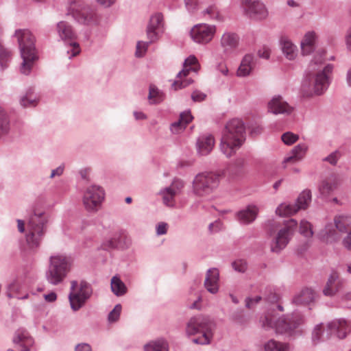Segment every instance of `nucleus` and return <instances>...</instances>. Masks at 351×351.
<instances>
[{
    "label": "nucleus",
    "mask_w": 351,
    "mask_h": 351,
    "mask_svg": "<svg viewBox=\"0 0 351 351\" xmlns=\"http://www.w3.org/2000/svg\"><path fill=\"white\" fill-rule=\"evenodd\" d=\"M258 212V208L256 206L249 205L237 213V219L243 224L251 223L256 219Z\"/></svg>",
    "instance_id": "bb28decb"
},
{
    "label": "nucleus",
    "mask_w": 351,
    "mask_h": 351,
    "mask_svg": "<svg viewBox=\"0 0 351 351\" xmlns=\"http://www.w3.org/2000/svg\"><path fill=\"white\" fill-rule=\"evenodd\" d=\"M324 236L326 237L328 242L336 241L340 239L339 235L337 232V230L333 228L332 224L326 226L324 230Z\"/></svg>",
    "instance_id": "c03bdc74"
},
{
    "label": "nucleus",
    "mask_w": 351,
    "mask_h": 351,
    "mask_svg": "<svg viewBox=\"0 0 351 351\" xmlns=\"http://www.w3.org/2000/svg\"><path fill=\"white\" fill-rule=\"evenodd\" d=\"M206 95L199 90H195L191 95V98L194 101H202L205 99Z\"/></svg>",
    "instance_id": "13d9d810"
},
{
    "label": "nucleus",
    "mask_w": 351,
    "mask_h": 351,
    "mask_svg": "<svg viewBox=\"0 0 351 351\" xmlns=\"http://www.w3.org/2000/svg\"><path fill=\"white\" fill-rule=\"evenodd\" d=\"M199 65L197 59L195 56H190L183 63V69L178 72L176 80L171 84L172 88L175 90L184 88L193 83L191 78H187L190 71L197 72Z\"/></svg>",
    "instance_id": "4468645a"
},
{
    "label": "nucleus",
    "mask_w": 351,
    "mask_h": 351,
    "mask_svg": "<svg viewBox=\"0 0 351 351\" xmlns=\"http://www.w3.org/2000/svg\"><path fill=\"white\" fill-rule=\"evenodd\" d=\"M110 287L116 296H123L128 291L127 287L119 277L114 276L111 278Z\"/></svg>",
    "instance_id": "c9c22d12"
},
{
    "label": "nucleus",
    "mask_w": 351,
    "mask_h": 351,
    "mask_svg": "<svg viewBox=\"0 0 351 351\" xmlns=\"http://www.w3.org/2000/svg\"><path fill=\"white\" fill-rule=\"evenodd\" d=\"M70 11L79 23L90 25L97 20L96 10L82 0H76L71 2Z\"/></svg>",
    "instance_id": "ddd939ff"
},
{
    "label": "nucleus",
    "mask_w": 351,
    "mask_h": 351,
    "mask_svg": "<svg viewBox=\"0 0 351 351\" xmlns=\"http://www.w3.org/2000/svg\"><path fill=\"white\" fill-rule=\"evenodd\" d=\"M185 7L189 12L194 13L198 8L197 0H184Z\"/></svg>",
    "instance_id": "5fc2aeb1"
},
{
    "label": "nucleus",
    "mask_w": 351,
    "mask_h": 351,
    "mask_svg": "<svg viewBox=\"0 0 351 351\" xmlns=\"http://www.w3.org/2000/svg\"><path fill=\"white\" fill-rule=\"evenodd\" d=\"M72 265V258L65 254H57L51 256L45 271L47 282L54 286L62 283L71 271Z\"/></svg>",
    "instance_id": "39448f33"
},
{
    "label": "nucleus",
    "mask_w": 351,
    "mask_h": 351,
    "mask_svg": "<svg viewBox=\"0 0 351 351\" xmlns=\"http://www.w3.org/2000/svg\"><path fill=\"white\" fill-rule=\"evenodd\" d=\"M150 43L149 40L148 42L138 41L136 45V56L137 57H142L146 52Z\"/></svg>",
    "instance_id": "603ef678"
},
{
    "label": "nucleus",
    "mask_w": 351,
    "mask_h": 351,
    "mask_svg": "<svg viewBox=\"0 0 351 351\" xmlns=\"http://www.w3.org/2000/svg\"><path fill=\"white\" fill-rule=\"evenodd\" d=\"M163 31V16L161 13L153 14L147 27V36L149 43L156 42Z\"/></svg>",
    "instance_id": "aec40b11"
},
{
    "label": "nucleus",
    "mask_w": 351,
    "mask_h": 351,
    "mask_svg": "<svg viewBox=\"0 0 351 351\" xmlns=\"http://www.w3.org/2000/svg\"><path fill=\"white\" fill-rule=\"evenodd\" d=\"M311 201V192L310 190L303 191L298 196L295 204L298 210L306 209Z\"/></svg>",
    "instance_id": "a19ab883"
},
{
    "label": "nucleus",
    "mask_w": 351,
    "mask_h": 351,
    "mask_svg": "<svg viewBox=\"0 0 351 351\" xmlns=\"http://www.w3.org/2000/svg\"><path fill=\"white\" fill-rule=\"evenodd\" d=\"M215 139L212 134H204L199 136L197 141L198 153L202 156L208 155L213 149Z\"/></svg>",
    "instance_id": "a878e982"
},
{
    "label": "nucleus",
    "mask_w": 351,
    "mask_h": 351,
    "mask_svg": "<svg viewBox=\"0 0 351 351\" xmlns=\"http://www.w3.org/2000/svg\"><path fill=\"white\" fill-rule=\"evenodd\" d=\"M316 40L317 36L314 32L306 33L300 43L303 55H308L315 50Z\"/></svg>",
    "instance_id": "7c9ffc66"
},
{
    "label": "nucleus",
    "mask_w": 351,
    "mask_h": 351,
    "mask_svg": "<svg viewBox=\"0 0 351 351\" xmlns=\"http://www.w3.org/2000/svg\"><path fill=\"white\" fill-rule=\"evenodd\" d=\"M12 342L14 348L8 349L7 351H30L34 341L26 330L20 328L15 332Z\"/></svg>",
    "instance_id": "6ab92c4d"
},
{
    "label": "nucleus",
    "mask_w": 351,
    "mask_h": 351,
    "mask_svg": "<svg viewBox=\"0 0 351 351\" xmlns=\"http://www.w3.org/2000/svg\"><path fill=\"white\" fill-rule=\"evenodd\" d=\"M343 284V282L339 278L338 273L332 271L323 289V293L326 296H333L342 289Z\"/></svg>",
    "instance_id": "5701e85b"
},
{
    "label": "nucleus",
    "mask_w": 351,
    "mask_h": 351,
    "mask_svg": "<svg viewBox=\"0 0 351 351\" xmlns=\"http://www.w3.org/2000/svg\"><path fill=\"white\" fill-rule=\"evenodd\" d=\"M64 169V165H60L51 171L50 178H53L56 176H60L62 175Z\"/></svg>",
    "instance_id": "680f3d73"
},
{
    "label": "nucleus",
    "mask_w": 351,
    "mask_h": 351,
    "mask_svg": "<svg viewBox=\"0 0 351 351\" xmlns=\"http://www.w3.org/2000/svg\"><path fill=\"white\" fill-rule=\"evenodd\" d=\"M242 4L246 15L251 19L262 20L267 16L265 5L258 0H243Z\"/></svg>",
    "instance_id": "a211bd4d"
},
{
    "label": "nucleus",
    "mask_w": 351,
    "mask_h": 351,
    "mask_svg": "<svg viewBox=\"0 0 351 351\" xmlns=\"http://www.w3.org/2000/svg\"><path fill=\"white\" fill-rule=\"evenodd\" d=\"M346 42L347 48L349 50H351V27H350L347 31V34L346 36Z\"/></svg>",
    "instance_id": "774afa93"
},
{
    "label": "nucleus",
    "mask_w": 351,
    "mask_h": 351,
    "mask_svg": "<svg viewBox=\"0 0 351 351\" xmlns=\"http://www.w3.org/2000/svg\"><path fill=\"white\" fill-rule=\"evenodd\" d=\"M232 267L234 271L244 273L247 270V264L245 260L239 259L232 262Z\"/></svg>",
    "instance_id": "3c124183"
},
{
    "label": "nucleus",
    "mask_w": 351,
    "mask_h": 351,
    "mask_svg": "<svg viewBox=\"0 0 351 351\" xmlns=\"http://www.w3.org/2000/svg\"><path fill=\"white\" fill-rule=\"evenodd\" d=\"M215 323L208 315L199 314L190 318L186 324V333L187 335L205 334L214 336Z\"/></svg>",
    "instance_id": "9d476101"
},
{
    "label": "nucleus",
    "mask_w": 351,
    "mask_h": 351,
    "mask_svg": "<svg viewBox=\"0 0 351 351\" xmlns=\"http://www.w3.org/2000/svg\"><path fill=\"white\" fill-rule=\"evenodd\" d=\"M297 226L298 222L296 220L291 219L286 221L284 226L280 228L278 232L274 235L270 244L271 251L279 254L284 250L292 239Z\"/></svg>",
    "instance_id": "1a4fd4ad"
},
{
    "label": "nucleus",
    "mask_w": 351,
    "mask_h": 351,
    "mask_svg": "<svg viewBox=\"0 0 351 351\" xmlns=\"http://www.w3.org/2000/svg\"><path fill=\"white\" fill-rule=\"evenodd\" d=\"M262 298L261 296H256L254 298H247L245 300V306L247 308H252L253 303H258L261 300Z\"/></svg>",
    "instance_id": "0e129e2a"
},
{
    "label": "nucleus",
    "mask_w": 351,
    "mask_h": 351,
    "mask_svg": "<svg viewBox=\"0 0 351 351\" xmlns=\"http://www.w3.org/2000/svg\"><path fill=\"white\" fill-rule=\"evenodd\" d=\"M104 189L97 184L87 186L83 193L82 202L85 209L90 213H97L105 199Z\"/></svg>",
    "instance_id": "f8f14e48"
},
{
    "label": "nucleus",
    "mask_w": 351,
    "mask_h": 351,
    "mask_svg": "<svg viewBox=\"0 0 351 351\" xmlns=\"http://www.w3.org/2000/svg\"><path fill=\"white\" fill-rule=\"evenodd\" d=\"M192 119L193 117L190 111L182 112L180 114L179 119L171 124L170 130L171 132L173 134H178L184 130Z\"/></svg>",
    "instance_id": "c85d7f7f"
},
{
    "label": "nucleus",
    "mask_w": 351,
    "mask_h": 351,
    "mask_svg": "<svg viewBox=\"0 0 351 351\" xmlns=\"http://www.w3.org/2000/svg\"><path fill=\"white\" fill-rule=\"evenodd\" d=\"M342 244L343 247L349 251H351V230L348 235L343 239Z\"/></svg>",
    "instance_id": "e2e57ef3"
},
{
    "label": "nucleus",
    "mask_w": 351,
    "mask_h": 351,
    "mask_svg": "<svg viewBox=\"0 0 351 351\" xmlns=\"http://www.w3.org/2000/svg\"><path fill=\"white\" fill-rule=\"evenodd\" d=\"M280 45L282 51L287 59L290 60L295 59L297 56V47L289 39L282 38Z\"/></svg>",
    "instance_id": "2f4dec72"
},
{
    "label": "nucleus",
    "mask_w": 351,
    "mask_h": 351,
    "mask_svg": "<svg viewBox=\"0 0 351 351\" xmlns=\"http://www.w3.org/2000/svg\"><path fill=\"white\" fill-rule=\"evenodd\" d=\"M257 54L259 58L267 60L270 57L271 50L269 47L264 46L258 51Z\"/></svg>",
    "instance_id": "4d7b16f0"
},
{
    "label": "nucleus",
    "mask_w": 351,
    "mask_h": 351,
    "mask_svg": "<svg viewBox=\"0 0 351 351\" xmlns=\"http://www.w3.org/2000/svg\"><path fill=\"white\" fill-rule=\"evenodd\" d=\"M18 290V285L16 281H14L10 283L8 287L7 296L9 298H12L13 296L12 292L16 291Z\"/></svg>",
    "instance_id": "bf43d9fd"
},
{
    "label": "nucleus",
    "mask_w": 351,
    "mask_h": 351,
    "mask_svg": "<svg viewBox=\"0 0 351 351\" xmlns=\"http://www.w3.org/2000/svg\"><path fill=\"white\" fill-rule=\"evenodd\" d=\"M298 207H297L295 204H286L282 203L279 205L276 210V213L277 215L280 216H289L295 214L298 211Z\"/></svg>",
    "instance_id": "58836bf2"
},
{
    "label": "nucleus",
    "mask_w": 351,
    "mask_h": 351,
    "mask_svg": "<svg viewBox=\"0 0 351 351\" xmlns=\"http://www.w3.org/2000/svg\"><path fill=\"white\" fill-rule=\"evenodd\" d=\"M245 134V128L241 119H233L229 121L222 132L221 152L228 158L232 156L244 142Z\"/></svg>",
    "instance_id": "f03ea898"
},
{
    "label": "nucleus",
    "mask_w": 351,
    "mask_h": 351,
    "mask_svg": "<svg viewBox=\"0 0 351 351\" xmlns=\"http://www.w3.org/2000/svg\"><path fill=\"white\" fill-rule=\"evenodd\" d=\"M219 175L213 172L198 173L193 181V191L199 197L213 193L219 186Z\"/></svg>",
    "instance_id": "6e6552de"
},
{
    "label": "nucleus",
    "mask_w": 351,
    "mask_h": 351,
    "mask_svg": "<svg viewBox=\"0 0 351 351\" xmlns=\"http://www.w3.org/2000/svg\"><path fill=\"white\" fill-rule=\"evenodd\" d=\"M47 221L44 213H34L29 217L25 239L30 250L34 251L40 247L46 232Z\"/></svg>",
    "instance_id": "0eeeda50"
},
{
    "label": "nucleus",
    "mask_w": 351,
    "mask_h": 351,
    "mask_svg": "<svg viewBox=\"0 0 351 351\" xmlns=\"http://www.w3.org/2000/svg\"><path fill=\"white\" fill-rule=\"evenodd\" d=\"M308 147L304 143H300L296 145L291 152V154L286 158L283 160L284 167H286L289 163H296L300 161L304 156Z\"/></svg>",
    "instance_id": "cd10ccee"
},
{
    "label": "nucleus",
    "mask_w": 351,
    "mask_h": 351,
    "mask_svg": "<svg viewBox=\"0 0 351 351\" xmlns=\"http://www.w3.org/2000/svg\"><path fill=\"white\" fill-rule=\"evenodd\" d=\"M350 331V326L345 319H337L328 324L326 327L324 324H317L312 332L311 341L314 346L328 339L333 334L339 339H343Z\"/></svg>",
    "instance_id": "423d86ee"
},
{
    "label": "nucleus",
    "mask_w": 351,
    "mask_h": 351,
    "mask_svg": "<svg viewBox=\"0 0 351 351\" xmlns=\"http://www.w3.org/2000/svg\"><path fill=\"white\" fill-rule=\"evenodd\" d=\"M122 306L120 304L115 305L114 308L109 313L108 319L110 322H117L120 317Z\"/></svg>",
    "instance_id": "8fccbe9b"
},
{
    "label": "nucleus",
    "mask_w": 351,
    "mask_h": 351,
    "mask_svg": "<svg viewBox=\"0 0 351 351\" xmlns=\"http://www.w3.org/2000/svg\"><path fill=\"white\" fill-rule=\"evenodd\" d=\"M344 155V150L342 148L337 149L331 152L328 156L322 158L323 162L329 163L332 166L337 165L339 160Z\"/></svg>",
    "instance_id": "37998d69"
},
{
    "label": "nucleus",
    "mask_w": 351,
    "mask_h": 351,
    "mask_svg": "<svg viewBox=\"0 0 351 351\" xmlns=\"http://www.w3.org/2000/svg\"><path fill=\"white\" fill-rule=\"evenodd\" d=\"M268 111L274 114L289 115L293 111L291 106L280 95H275L268 102Z\"/></svg>",
    "instance_id": "412c9836"
},
{
    "label": "nucleus",
    "mask_w": 351,
    "mask_h": 351,
    "mask_svg": "<svg viewBox=\"0 0 351 351\" xmlns=\"http://www.w3.org/2000/svg\"><path fill=\"white\" fill-rule=\"evenodd\" d=\"M204 16L208 15L210 19L217 21H223V16L221 15L218 7L215 4H212L206 8L203 12Z\"/></svg>",
    "instance_id": "79ce46f5"
},
{
    "label": "nucleus",
    "mask_w": 351,
    "mask_h": 351,
    "mask_svg": "<svg viewBox=\"0 0 351 351\" xmlns=\"http://www.w3.org/2000/svg\"><path fill=\"white\" fill-rule=\"evenodd\" d=\"M11 52L0 44V66L2 69L7 67L6 62L9 60Z\"/></svg>",
    "instance_id": "de8ad7c7"
},
{
    "label": "nucleus",
    "mask_w": 351,
    "mask_h": 351,
    "mask_svg": "<svg viewBox=\"0 0 351 351\" xmlns=\"http://www.w3.org/2000/svg\"><path fill=\"white\" fill-rule=\"evenodd\" d=\"M300 233L306 238H311L313 234L312 225L306 220H302L300 223Z\"/></svg>",
    "instance_id": "49530a36"
},
{
    "label": "nucleus",
    "mask_w": 351,
    "mask_h": 351,
    "mask_svg": "<svg viewBox=\"0 0 351 351\" xmlns=\"http://www.w3.org/2000/svg\"><path fill=\"white\" fill-rule=\"evenodd\" d=\"M45 300L48 302H53L56 300L57 295L55 292H51L44 295Z\"/></svg>",
    "instance_id": "338daca9"
},
{
    "label": "nucleus",
    "mask_w": 351,
    "mask_h": 351,
    "mask_svg": "<svg viewBox=\"0 0 351 351\" xmlns=\"http://www.w3.org/2000/svg\"><path fill=\"white\" fill-rule=\"evenodd\" d=\"M205 289L211 294H216L219 290V271L215 267L210 268L206 273L204 282Z\"/></svg>",
    "instance_id": "4be33fe9"
},
{
    "label": "nucleus",
    "mask_w": 351,
    "mask_h": 351,
    "mask_svg": "<svg viewBox=\"0 0 351 351\" xmlns=\"http://www.w3.org/2000/svg\"><path fill=\"white\" fill-rule=\"evenodd\" d=\"M77 286L78 283L76 280L71 281L69 300L71 308L74 311L80 310L93 293L91 285L86 281L82 280L80 283L79 290L75 291Z\"/></svg>",
    "instance_id": "9b49d317"
},
{
    "label": "nucleus",
    "mask_w": 351,
    "mask_h": 351,
    "mask_svg": "<svg viewBox=\"0 0 351 351\" xmlns=\"http://www.w3.org/2000/svg\"><path fill=\"white\" fill-rule=\"evenodd\" d=\"M168 226V224L165 222L158 223L156 227V234L160 236L167 234Z\"/></svg>",
    "instance_id": "6e6d98bb"
},
{
    "label": "nucleus",
    "mask_w": 351,
    "mask_h": 351,
    "mask_svg": "<svg viewBox=\"0 0 351 351\" xmlns=\"http://www.w3.org/2000/svg\"><path fill=\"white\" fill-rule=\"evenodd\" d=\"M10 130V121L5 112L0 108V135L5 134Z\"/></svg>",
    "instance_id": "a18cd8bd"
},
{
    "label": "nucleus",
    "mask_w": 351,
    "mask_h": 351,
    "mask_svg": "<svg viewBox=\"0 0 351 351\" xmlns=\"http://www.w3.org/2000/svg\"><path fill=\"white\" fill-rule=\"evenodd\" d=\"M314 298V291L311 289L305 288L294 297L293 302L296 304H308Z\"/></svg>",
    "instance_id": "72a5a7b5"
},
{
    "label": "nucleus",
    "mask_w": 351,
    "mask_h": 351,
    "mask_svg": "<svg viewBox=\"0 0 351 351\" xmlns=\"http://www.w3.org/2000/svg\"><path fill=\"white\" fill-rule=\"evenodd\" d=\"M261 322L265 330L275 328L277 333L295 338L302 333L300 326L304 323V317L299 313H294L289 317H280L277 320L265 316Z\"/></svg>",
    "instance_id": "20e7f679"
},
{
    "label": "nucleus",
    "mask_w": 351,
    "mask_h": 351,
    "mask_svg": "<svg viewBox=\"0 0 351 351\" xmlns=\"http://www.w3.org/2000/svg\"><path fill=\"white\" fill-rule=\"evenodd\" d=\"M278 297L275 293L270 291L269 294L264 298V300L268 302L273 303L276 302L278 300Z\"/></svg>",
    "instance_id": "69168bd1"
},
{
    "label": "nucleus",
    "mask_w": 351,
    "mask_h": 351,
    "mask_svg": "<svg viewBox=\"0 0 351 351\" xmlns=\"http://www.w3.org/2000/svg\"><path fill=\"white\" fill-rule=\"evenodd\" d=\"M75 351H92V348L88 343H81L75 346Z\"/></svg>",
    "instance_id": "052dcab7"
},
{
    "label": "nucleus",
    "mask_w": 351,
    "mask_h": 351,
    "mask_svg": "<svg viewBox=\"0 0 351 351\" xmlns=\"http://www.w3.org/2000/svg\"><path fill=\"white\" fill-rule=\"evenodd\" d=\"M145 351H168V343L164 339L151 341L144 346Z\"/></svg>",
    "instance_id": "ea45409f"
},
{
    "label": "nucleus",
    "mask_w": 351,
    "mask_h": 351,
    "mask_svg": "<svg viewBox=\"0 0 351 351\" xmlns=\"http://www.w3.org/2000/svg\"><path fill=\"white\" fill-rule=\"evenodd\" d=\"M184 186L182 180L175 178L169 186L161 189L159 194L162 196L164 204L173 207L175 204V197L181 192Z\"/></svg>",
    "instance_id": "f3484780"
},
{
    "label": "nucleus",
    "mask_w": 351,
    "mask_h": 351,
    "mask_svg": "<svg viewBox=\"0 0 351 351\" xmlns=\"http://www.w3.org/2000/svg\"><path fill=\"white\" fill-rule=\"evenodd\" d=\"M14 36L17 38L21 56L23 59L20 71L24 75H29L33 65L38 60L35 47L36 38L29 29H16Z\"/></svg>",
    "instance_id": "7ed1b4c3"
},
{
    "label": "nucleus",
    "mask_w": 351,
    "mask_h": 351,
    "mask_svg": "<svg viewBox=\"0 0 351 351\" xmlns=\"http://www.w3.org/2000/svg\"><path fill=\"white\" fill-rule=\"evenodd\" d=\"M336 229L342 233L347 232L351 228V216L348 215H339L334 219Z\"/></svg>",
    "instance_id": "473e14b6"
},
{
    "label": "nucleus",
    "mask_w": 351,
    "mask_h": 351,
    "mask_svg": "<svg viewBox=\"0 0 351 351\" xmlns=\"http://www.w3.org/2000/svg\"><path fill=\"white\" fill-rule=\"evenodd\" d=\"M217 31L215 25L199 23L193 26L190 34L193 40L199 44H207L210 43Z\"/></svg>",
    "instance_id": "dca6fc26"
},
{
    "label": "nucleus",
    "mask_w": 351,
    "mask_h": 351,
    "mask_svg": "<svg viewBox=\"0 0 351 351\" xmlns=\"http://www.w3.org/2000/svg\"><path fill=\"white\" fill-rule=\"evenodd\" d=\"M298 138L299 136L298 134H293L291 132H287L281 136V139L283 143L288 145L293 144L298 140Z\"/></svg>",
    "instance_id": "09e8293b"
},
{
    "label": "nucleus",
    "mask_w": 351,
    "mask_h": 351,
    "mask_svg": "<svg viewBox=\"0 0 351 351\" xmlns=\"http://www.w3.org/2000/svg\"><path fill=\"white\" fill-rule=\"evenodd\" d=\"M338 184L337 176L335 175H331L321 182L319 185V191L322 195L327 197L337 189Z\"/></svg>",
    "instance_id": "c756f323"
},
{
    "label": "nucleus",
    "mask_w": 351,
    "mask_h": 351,
    "mask_svg": "<svg viewBox=\"0 0 351 351\" xmlns=\"http://www.w3.org/2000/svg\"><path fill=\"white\" fill-rule=\"evenodd\" d=\"M213 338V336H212V335L202 334L201 337H199L197 338H194L192 340V341L195 344L208 345L211 343Z\"/></svg>",
    "instance_id": "864d4df0"
},
{
    "label": "nucleus",
    "mask_w": 351,
    "mask_h": 351,
    "mask_svg": "<svg viewBox=\"0 0 351 351\" xmlns=\"http://www.w3.org/2000/svg\"><path fill=\"white\" fill-rule=\"evenodd\" d=\"M265 351H291V346L289 343L270 339L264 345Z\"/></svg>",
    "instance_id": "f704fd0d"
},
{
    "label": "nucleus",
    "mask_w": 351,
    "mask_h": 351,
    "mask_svg": "<svg viewBox=\"0 0 351 351\" xmlns=\"http://www.w3.org/2000/svg\"><path fill=\"white\" fill-rule=\"evenodd\" d=\"M324 64L322 55H317L311 61L306 69V76L302 81L301 89L303 95L311 97L322 95L330 84V75L333 65Z\"/></svg>",
    "instance_id": "f257e3e1"
},
{
    "label": "nucleus",
    "mask_w": 351,
    "mask_h": 351,
    "mask_svg": "<svg viewBox=\"0 0 351 351\" xmlns=\"http://www.w3.org/2000/svg\"><path fill=\"white\" fill-rule=\"evenodd\" d=\"M20 104L23 108L34 107L37 104V97L34 95V90L30 88L21 97Z\"/></svg>",
    "instance_id": "e433bc0d"
},
{
    "label": "nucleus",
    "mask_w": 351,
    "mask_h": 351,
    "mask_svg": "<svg viewBox=\"0 0 351 351\" xmlns=\"http://www.w3.org/2000/svg\"><path fill=\"white\" fill-rule=\"evenodd\" d=\"M148 99L149 104H158L165 99V95L155 85L151 84L149 87Z\"/></svg>",
    "instance_id": "4c0bfd02"
},
{
    "label": "nucleus",
    "mask_w": 351,
    "mask_h": 351,
    "mask_svg": "<svg viewBox=\"0 0 351 351\" xmlns=\"http://www.w3.org/2000/svg\"><path fill=\"white\" fill-rule=\"evenodd\" d=\"M257 59L252 53H247L243 58L240 66L237 70V75L246 77L249 75L255 68Z\"/></svg>",
    "instance_id": "393cba45"
},
{
    "label": "nucleus",
    "mask_w": 351,
    "mask_h": 351,
    "mask_svg": "<svg viewBox=\"0 0 351 351\" xmlns=\"http://www.w3.org/2000/svg\"><path fill=\"white\" fill-rule=\"evenodd\" d=\"M239 42V36L231 32H224L220 40V45L226 54L231 53L238 46Z\"/></svg>",
    "instance_id": "b1692460"
},
{
    "label": "nucleus",
    "mask_w": 351,
    "mask_h": 351,
    "mask_svg": "<svg viewBox=\"0 0 351 351\" xmlns=\"http://www.w3.org/2000/svg\"><path fill=\"white\" fill-rule=\"evenodd\" d=\"M57 31L60 38L66 44L69 45L70 49L67 50L69 58L71 59L78 55L80 52V48L79 44L75 41L76 34L71 25L67 22L60 21L57 24Z\"/></svg>",
    "instance_id": "2eb2a0df"
}]
</instances>
